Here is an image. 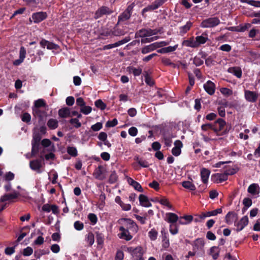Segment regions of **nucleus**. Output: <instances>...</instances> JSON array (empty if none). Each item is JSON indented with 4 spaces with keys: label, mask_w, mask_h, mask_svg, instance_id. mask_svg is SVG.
<instances>
[{
    "label": "nucleus",
    "mask_w": 260,
    "mask_h": 260,
    "mask_svg": "<svg viewBox=\"0 0 260 260\" xmlns=\"http://www.w3.org/2000/svg\"><path fill=\"white\" fill-rule=\"evenodd\" d=\"M226 122L222 118L217 119L214 123H206L201 126V129L203 131H207L209 129H212L217 135L222 136L226 134L231 128V126H226Z\"/></svg>",
    "instance_id": "obj_1"
},
{
    "label": "nucleus",
    "mask_w": 260,
    "mask_h": 260,
    "mask_svg": "<svg viewBox=\"0 0 260 260\" xmlns=\"http://www.w3.org/2000/svg\"><path fill=\"white\" fill-rule=\"evenodd\" d=\"M238 168L235 167L232 169L226 170L224 173H217L212 176V179L216 183H220L228 179V175H232L238 171Z\"/></svg>",
    "instance_id": "obj_2"
},
{
    "label": "nucleus",
    "mask_w": 260,
    "mask_h": 260,
    "mask_svg": "<svg viewBox=\"0 0 260 260\" xmlns=\"http://www.w3.org/2000/svg\"><path fill=\"white\" fill-rule=\"evenodd\" d=\"M166 220L170 223V231L171 234L175 235L178 233V226L176 222L178 220V216L173 213H168L166 214Z\"/></svg>",
    "instance_id": "obj_3"
},
{
    "label": "nucleus",
    "mask_w": 260,
    "mask_h": 260,
    "mask_svg": "<svg viewBox=\"0 0 260 260\" xmlns=\"http://www.w3.org/2000/svg\"><path fill=\"white\" fill-rule=\"evenodd\" d=\"M220 21L217 17H210L203 20L200 26L202 28H212L220 24Z\"/></svg>",
    "instance_id": "obj_4"
},
{
    "label": "nucleus",
    "mask_w": 260,
    "mask_h": 260,
    "mask_svg": "<svg viewBox=\"0 0 260 260\" xmlns=\"http://www.w3.org/2000/svg\"><path fill=\"white\" fill-rule=\"evenodd\" d=\"M127 250L132 254L135 260H144L143 258L144 250L142 247L139 246L135 248L128 247Z\"/></svg>",
    "instance_id": "obj_5"
},
{
    "label": "nucleus",
    "mask_w": 260,
    "mask_h": 260,
    "mask_svg": "<svg viewBox=\"0 0 260 260\" xmlns=\"http://www.w3.org/2000/svg\"><path fill=\"white\" fill-rule=\"evenodd\" d=\"M107 170L106 165H100L96 168L93 173L95 178L102 180L106 178L107 175Z\"/></svg>",
    "instance_id": "obj_6"
},
{
    "label": "nucleus",
    "mask_w": 260,
    "mask_h": 260,
    "mask_svg": "<svg viewBox=\"0 0 260 260\" xmlns=\"http://www.w3.org/2000/svg\"><path fill=\"white\" fill-rule=\"evenodd\" d=\"M47 17V13L43 11L34 13L31 15V18L35 23H39L46 19Z\"/></svg>",
    "instance_id": "obj_7"
},
{
    "label": "nucleus",
    "mask_w": 260,
    "mask_h": 260,
    "mask_svg": "<svg viewBox=\"0 0 260 260\" xmlns=\"http://www.w3.org/2000/svg\"><path fill=\"white\" fill-rule=\"evenodd\" d=\"M204 245L205 242L204 239L202 238H198L193 242V250L196 251L197 253L199 251L204 253Z\"/></svg>",
    "instance_id": "obj_8"
},
{
    "label": "nucleus",
    "mask_w": 260,
    "mask_h": 260,
    "mask_svg": "<svg viewBox=\"0 0 260 260\" xmlns=\"http://www.w3.org/2000/svg\"><path fill=\"white\" fill-rule=\"evenodd\" d=\"M244 96L247 101L250 103H255L257 100L258 94L255 91L245 90L244 91Z\"/></svg>",
    "instance_id": "obj_9"
},
{
    "label": "nucleus",
    "mask_w": 260,
    "mask_h": 260,
    "mask_svg": "<svg viewBox=\"0 0 260 260\" xmlns=\"http://www.w3.org/2000/svg\"><path fill=\"white\" fill-rule=\"evenodd\" d=\"M205 90L210 95H213L215 91V85L210 80H208L204 84Z\"/></svg>",
    "instance_id": "obj_10"
},
{
    "label": "nucleus",
    "mask_w": 260,
    "mask_h": 260,
    "mask_svg": "<svg viewBox=\"0 0 260 260\" xmlns=\"http://www.w3.org/2000/svg\"><path fill=\"white\" fill-rule=\"evenodd\" d=\"M111 11L107 7L103 6L99 9L95 13V18L98 19L102 17L104 15L111 14Z\"/></svg>",
    "instance_id": "obj_11"
},
{
    "label": "nucleus",
    "mask_w": 260,
    "mask_h": 260,
    "mask_svg": "<svg viewBox=\"0 0 260 260\" xmlns=\"http://www.w3.org/2000/svg\"><path fill=\"white\" fill-rule=\"evenodd\" d=\"M26 55V50L24 47L21 46L19 51V58L16 59L13 61L14 66L20 65L24 60Z\"/></svg>",
    "instance_id": "obj_12"
},
{
    "label": "nucleus",
    "mask_w": 260,
    "mask_h": 260,
    "mask_svg": "<svg viewBox=\"0 0 260 260\" xmlns=\"http://www.w3.org/2000/svg\"><path fill=\"white\" fill-rule=\"evenodd\" d=\"M222 213L221 208H218L216 210L211 211H208L206 212H202L199 216L200 218L202 219H204L206 217H208L211 216H216L218 214Z\"/></svg>",
    "instance_id": "obj_13"
},
{
    "label": "nucleus",
    "mask_w": 260,
    "mask_h": 260,
    "mask_svg": "<svg viewBox=\"0 0 260 260\" xmlns=\"http://www.w3.org/2000/svg\"><path fill=\"white\" fill-rule=\"evenodd\" d=\"M208 40V34L206 32H203L202 35L196 37L195 43L197 47L202 44H205Z\"/></svg>",
    "instance_id": "obj_14"
},
{
    "label": "nucleus",
    "mask_w": 260,
    "mask_h": 260,
    "mask_svg": "<svg viewBox=\"0 0 260 260\" xmlns=\"http://www.w3.org/2000/svg\"><path fill=\"white\" fill-rule=\"evenodd\" d=\"M174 145L175 147L173 148L172 153L174 155L177 156L181 153V148L183 146V144L181 141L178 140L175 141Z\"/></svg>",
    "instance_id": "obj_15"
},
{
    "label": "nucleus",
    "mask_w": 260,
    "mask_h": 260,
    "mask_svg": "<svg viewBox=\"0 0 260 260\" xmlns=\"http://www.w3.org/2000/svg\"><path fill=\"white\" fill-rule=\"evenodd\" d=\"M174 137L173 134L169 132H164L162 133L163 140L166 146L170 147L172 145V139Z\"/></svg>",
    "instance_id": "obj_16"
},
{
    "label": "nucleus",
    "mask_w": 260,
    "mask_h": 260,
    "mask_svg": "<svg viewBox=\"0 0 260 260\" xmlns=\"http://www.w3.org/2000/svg\"><path fill=\"white\" fill-rule=\"evenodd\" d=\"M228 72L233 74L236 77L241 78L242 75V71L239 67H230L228 69Z\"/></svg>",
    "instance_id": "obj_17"
},
{
    "label": "nucleus",
    "mask_w": 260,
    "mask_h": 260,
    "mask_svg": "<svg viewBox=\"0 0 260 260\" xmlns=\"http://www.w3.org/2000/svg\"><path fill=\"white\" fill-rule=\"evenodd\" d=\"M151 28H142L136 32V37L145 38L151 36Z\"/></svg>",
    "instance_id": "obj_18"
},
{
    "label": "nucleus",
    "mask_w": 260,
    "mask_h": 260,
    "mask_svg": "<svg viewBox=\"0 0 260 260\" xmlns=\"http://www.w3.org/2000/svg\"><path fill=\"white\" fill-rule=\"evenodd\" d=\"M32 115L34 117H38L39 121L43 120L44 116L46 115V112L40 108H32Z\"/></svg>",
    "instance_id": "obj_19"
},
{
    "label": "nucleus",
    "mask_w": 260,
    "mask_h": 260,
    "mask_svg": "<svg viewBox=\"0 0 260 260\" xmlns=\"http://www.w3.org/2000/svg\"><path fill=\"white\" fill-rule=\"evenodd\" d=\"M158 46L156 43H154L149 45L145 46L141 49V53L143 54L148 53L153 51L158 48Z\"/></svg>",
    "instance_id": "obj_20"
},
{
    "label": "nucleus",
    "mask_w": 260,
    "mask_h": 260,
    "mask_svg": "<svg viewBox=\"0 0 260 260\" xmlns=\"http://www.w3.org/2000/svg\"><path fill=\"white\" fill-rule=\"evenodd\" d=\"M58 113L59 116L61 118H65L71 117L70 108L68 107H64L59 109Z\"/></svg>",
    "instance_id": "obj_21"
},
{
    "label": "nucleus",
    "mask_w": 260,
    "mask_h": 260,
    "mask_svg": "<svg viewBox=\"0 0 260 260\" xmlns=\"http://www.w3.org/2000/svg\"><path fill=\"white\" fill-rule=\"evenodd\" d=\"M31 156H36L39 154V152L42 149L41 143H32L31 142Z\"/></svg>",
    "instance_id": "obj_22"
},
{
    "label": "nucleus",
    "mask_w": 260,
    "mask_h": 260,
    "mask_svg": "<svg viewBox=\"0 0 260 260\" xmlns=\"http://www.w3.org/2000/svg\"><path fill=\"white\" fill-rule=\"evenodd\" d=\"M248 218L247 216L242 217L240 220L236 224L237 230L238 231H241L248 224Z\"/></svg>",
    "instance_id": "obj_23"
},
{
    "label": "nucleus",
    "mask_w": 260,
    "mask_h": 260,
    "mask_svg": "<svg viewBox=\"0 0 260 260\" xmlns=\"http://www.w3.org/2000/svg\"><path fill=\"white\" fill-rule=\"evenodd\" d=\"M119 230L121 232L119 234L120 238L125 239L126 241H129L132 239V236L129 234L128 230L125 229L123 226H120Z\"/></svg>",
    "instance_id": "obj_24"
},
{
    "label": "nucleus",
    "mask_w": 260,
    "mask_h": 260,
    "mask_svg": "<svg viewBox=\"0 0 260 260\" xmlns=\"http://www.w3.org/2000/svg\"><path fill=\"white\" fill-rule=\"evenodd\" d=\"M127 181L129 185H132L136 190L140 191L143 192V189L141 185L137 182L134 180L132 178L126 176Z\"/></svg>",
    "instance_id": "obj_25"
},
{
    "label": "nucleus",
    "mask_w": 260,
    "mask_h": 260,
    "mask_svg": "<svg viewBox=\"0 0 260 260\" xmlns=\"http://www.w3.org/2000/svg\"><path fill=\"white\" fill-rule=\"evenodd\" d=\"M238 218L237 214L234 212H229L225 216V222L228 224H231Z\"/></svg>",
    "instance_id": "obj_26"
},
{
    "label": "nucleus",
    "mask_w": 260,
    "mask_h": 260,
    "mask_svg": "<svg viewBox=\"0 0 260 260\" xmlns=\"http://www.w3.org/2000/svg\"><path fill=\"white\" fill-rule=\"evenodd\" d=\"M178 44L174 45V46H168L167 47L162 48L157 50V52L159 53H167L175 51L178 48Z\"/></svg>",
    "instance_id": "obj_27"
},
{
    "label": "nucleus",
    "mask_w": 260,
    "mask_h": 260,
    "mask_svg": "<svg viewBox=\"0 0 260 260\" xmlns=\"http://www.w3.org/2000/svg\"><path fill=\"white\" fill-rule=\"evenodd\" d=\"M139 201L140 204L144 207H149L151 206V204L149 201L147 197L144 194L139 196Z\"/></svg>",
    "instance_id": "obj_28"
},
{
    "label": "nucleus",
    "mask_w": 260,
    "mask_h": 260,
    "mask_svg": "<svg viewBox=\"0 0 260 260\" xmlns=\"http://www.w3.org/2000/svg\"><path fill=\"white\" fill-rule=\"evenodd\" d=\"M126 70L129 73H133L134 76H139L142 72L141 68L137 69L133 66H128L126 68Z\"/></svg>",
    "instance_id": "obj_29"
},
{
    "label": "nucleus",
    "mask_w": 260,
    "mask_h": 260,
    "mask_svg": "<svg viewBox=\"0 0 260 260\" xmlns=\"http://www.w3.org/2000/svg\"><path fill=\"white\" fill-rule=\"evenodd\" d=\"M193 23L190 21L186 22V24L179 27L180 34L181 35L186 34L192 27Z\"/></svg>",
    "instance_id": "obj_30"
},
{
    "label": "nucleus",
    "mask_w": 260,
    "mask_h": 260,
    "mask_svg": "<svg viewBox=\"0 0 260 260\" xmlns=\"http://www.w3.org/2000/svg\"><path fill=\"white\" fill-rule=\"evenodd\" d=\"M248 192L253 195L258 194L259 192V186L256 184H252L248 188Z\"/></svg>",
    "instance_id": "obj_31"
},
{
    "label": "nucleus",
    "mask_w": 260,
    "mask_h": 260,
    "mask_svg": "<svg viewBox=\"0 0 260 260\" xmlns=\"http://www.w3.org/2000/svg\"><path fill=\"white\" fill-rule=\"evenodd\" d=\"M18 197V193L14 192L13 193L6 194L2 196L1 198V202H4L7 201H11L14 199H16Z\"/></svg>",
    "instance_id": "obj_32"
},
{
    "label": "nucleus",
    "mask_w": 260,
    "mask_h": 260,
    "mask_svg": "<svg viewBox=\"0 0 260 260\" xmlns=\"http://www.w3.org/2000/svg\"><path fill=\"white\" fill-rule=\"evenodd\" d=\"M210 175V171L205 168L201 170V176L202 178V181L204 183H206L208 182V178Z\"/></svg>",
    "instance_id": "obj_33"
},
{
    "label": "nucleus",
    "mask_w": 260,
    "mask_h": 260,
    "mask_svg": "<svg viewBox=\"0 0 260 260\" xmlns=\"http://www.w3.org/2000/svg\"><path fill=\"white\" fill-rule=\"evenodd\" d=\"M47 125L50 129H54L58 127V122L55 119L51 118L47 121Z\"/></svg>",
    "instance_id": "obj_34"
},
{
    "label": "nucleus",
    "mask_w": 260,
    "mask_h": 260,
    "mask_svg": "<svg viewBox=\"0 0 260 260\" xmlns=\"http://www.w3.org/2000/svg\"><path fill=\"white\" fill-rule=\"evenodd\" d=\"M131 14L124 11L118 16V23L128 20L131 18Z\"/></svg>",
    "instance_id": "obj_35"
},
{
    "label": "nucleus",
    "mask_w": 260,
    "mask_h": 260,
    "mask_svg": "<svg viewBox=\"0 0 260 260\" xmlns=\"http://www.w3.org/2000/svg\"><path fill=\"white\" fill-rule=\"evenodd\" d=\"M183 46L186 47H190L192 48L197 47L195 41H193V37L190 38L189 40H185L183 41L182 43Z\"/></svg>",
    "instance_id": "obj_36"
},
{
    "label": "nucleus",
    "mask_w": 260,
    "mask_h": 260,
    "mask_svg": "<svg viewBox=\"0 0 260 260\" xmlns=\"http://www.w3.org/2000/svg\"><path fill=\"white\" fill-rule=\"evenodd\" d=\"M200 54L201 55V58L205 59V64L207 66H210L213 64V59L211 56H210L206 58L207 56L206 53L201 52Z\"/></svg>",
    "instance_id": "obj_37"
},
{
    "label": "nucleus",
    "mask_w": 260,
    "mask_h": 260,
    "mask_svg": "<svg viewBox=\"0 0 260 260\" xmlns=\"http://www.w3.org/2000/svg\"><path fill=\"white\" fill-rule=\"evenodd\" d=\"M192 220L193 217L191 215H185L180 217L179 223L181 224H186L190 223Z\"/></svg>",
    "instance_id": "obj_38"
},
{
    "label": "nucleus",
    "mask_w": 260,
    "mask_h": 260,
    "mask_svg": "<svg viewBox=\"0 0 260 260\" xmlns=\"http://www.w3.org/2000/svg\"><path fill=\"white\" fill-rule=\"evenodd\" d=\"M46 103L44 99H40L35 101L34 106L32 108H40L41 107H46Z\"/></svg>",
    "instance_id": "obj_39"
},
{
    "label": "nucleus",
    "mask_w": 260,
    "mask_h": 260,
    "mask_svg": "<svg viewBox=\"0 0 260 260\" xmlns=\"http://www.w3.org/2000/svg\"><path fill=\"white\" fill-rule=\"evenodd\" d=\"M157 9L156 7H155V5L153 3H152L151 5H148V6L144 8L141 12L142 16L144 17H146V15H145V13L147 12H150L153 11L154 10Z\"/></svg>",
    "instance_id": "obj_40"
},
{
    "label": "nucleus",
    "mask_w": 260,
    "mask_h": 260,
    "mask_svg": "<svg viewBox=\"0 0 260 260\" xmlns=\"http://www.w3.org/2000/svg\"><path fill=\"white\" fill-rule=\"evenodd\" d=\"M182 185L183 187L190 190H195L196 186L191 182L188 181H185L182 182Z\"/></svg>",
    "instance_id": "obj_41"
},
{
    "label": "nucleus",
    "mask_w": 260,
    "mask_h": 260,
    "mask_svg": "<svg viewBox=\"0 0 260 260\" xmlns=\"http://www.w3.org/2000/svg\"><path fill=\"white\" fill-rule=\"evenodd\" d=\"M161 62L165 66H171L174 68H175L176 67V65L172 62L170 58L166 57H162L161 59Z\"/></svg>",
    "instance_id": "obj_42"
},
{
    "label": "nucleus",
    "mask_w": 260,
    "mask_h": 260,
    "mask_svg": "<svg viewBox=\"0 0 260 260\" xmlns=\"http://www.w3.org/2000/svg\"><path fill=\"white\" fill-rule=\"evenodd\" d=\"M42 136L39 132L34 133L32 135V143H41Z\"/></svg>",
    "instance_id": "obj_43"
},
{
    "label": "nucleus",
    "mask_w": 260,
    "mask_h": 260,
    "mask_svg": "<svg viewBox=\"0 0 260 260\" xmlns=\"http://www.w3.org/2000/svg\"><path fill=\"white\" fill-rule=\"evenodd\" d=\"M219 251L217 247L214 246L210 248V254L214 259H216L219 256Z\"/></svg>",
    "instance_id": "obj_44"
},
{
    "label": "nucleus",
    "mask_w": 260,
    "mask_h": 260,
    "mask_svg": "<svg viewBox=\"0 0 260 260\" xmlns=\"http://www.w3.org/2000/svg\"><path fill=\"white\" fill-rule=\"evenodd\" d=\"M125 34V31L122 29H120L118 28L117 26H116L112 31V34L115 36H120L124 35Z\"/></svg>",
    "instance_id": "obj_45"
},
{
    "label": "nucleus",
    "mask_w": 260,
    "mask_h": 260,
    "mask_svg": "<svg viewBox=\"0 0 260 260\" xmlns=\"http://www.w3.org/2000/svg\"><path fill=\"white\" fill-rule=\"evenodd\" d=\"M95 106L102 110H104L106 108V105L101 99L96 100L94 103Z\"/></svg>",
    "instance_id": "obj_46"
},
{
    "label": "nucleus",
    "mask_w": 260,
    "mask_h": 260,
    "mask_svg": "<svg viewBox=\"0 0 260 260\" xmlns=\"http://www.w3.org/2000/svg\"><path fill=\"white\" fill-rule=\"evenodd\" d=\"M29 165L32 170L36 171L37 173L41 172V169L43 167L42 164H29Z\"/></svg>",
    "instance_id": "obj_47"
},
{
    "label": "nucleus",
    "mask_w": 260,
    "mask_h": 260,
    "mask_svg": "<svg viewBox=\"0 0 260 260\" xmlns=\"http://www.w3.org/2000/svg\"><path fill=\"white\" fill-rule=\"evenodd\" d=\"M69 122L71 124H73L74 125V126L76 128H78L79 127H81V122L79 121V120H78V118H71L70 120H69Z\"/></svg>",
    "instance_id": "obj_48"
},
{
    "label": "nucleus",
    "mask_w": 260,
    "mask_h": 260,
    "mask_svg": "<svg viewBox=\"0 0 260 260\" xmlns=\"http://www.w3.org/2000/svg\"><path fill=\"white\" fill-rule=\"evenodd\" d=\"M67 152L73 157L76 156L78 153L77 149L74 147H68L67 148Z\"/></svg>",
    "instance_id": "obj_49"
},
{
    "label": "nucleus",
    "mask_w": 260,
    "mask_h": 260,
    "mask_svg": "<svg viewBox=\"0 0 260 260\" xmlns=\"http://www.w3.org/2000/svg\"><path fill=\"white\" fill-rule=\"evenodd\" d=\"M193 63L197 67L200 66L204 63V60L202 58L196 56L193 59Z\"/></svg>",
    "instance_id": "obj_50"
},
{
    "label": "nucleus",
    "mask_w": 260,
    "mask_h": 260,
    "mask_svg": "<svg viewBox=\"0 0 260 260\" xmlns=\"http://www.w3.org/2000/svg\"><path fill=\"white\" fill-rule=\"evenodd\" d=\"M91 111V107L89 106H86L85 105L80 108V112L85 115L89 114Z\"/></svg>",
    "instance_id": "obj_51"
},
{
    "label": "nucleus",
    "mask_w": 260,
    "mask_h": 260,
    "mask_svg": "<svg viewBox=\"0 0 260 260\" xmlns=\"http://www.w3.org/2000/svg\"><path fill=\"white\" fill-rule=\"evenodd\" d=\"M118 179V176L115 172V171H113L111 174L109 178V182L111 184L115 183Z\"/></svg>",
    "instance_id": "obj_52"
},
{
    "label": "nucleus",
    "mask_w": 260,
    "mask_h": 260,
    "mask_svg": "<svg viewBox=\"0 0 260 260\" xmlns=\"http://www.w3.org/2000/svg\"><path fill=\"white\" fill-rule=\"evenodd\" d=\"M21 120L23 122L28 123L30 121L31 116L28 113L25 112L21 115Z\"/></svg>",
    "instance_id": "obj_53"
},
{
    "label": "nucleus",
    "mask_w": 260,
    "mask_h": 260,
    "mask_svg": "<svg viewBox=\"0 0 260 260\" xmlns=\"http://www.w3.org/2000/svg\"><path fill=\"white\" fill-rule=\"evenodd\" d=\"M120 220L124 221L125 222V224L126 225H129V228L130 227L135 228V229L137 228L136 223L130 219L123 218V219H121Z\"/></svg>",
    "instance_id": "obj_54"
},
{
    "label": "nucleus",
    "mask_w": 260,
    "mask_h": 260,
    "mask_svg": "<svg viewBox=\"0 0 260 260\" xmlns=\"http://www.w3.org/2000/svg\"><path fill=\"white\" fill-rule=\"evenodd\" d=\"M47 49L48 50H57L59 49V46L53 42L49 41L47 45Z\"/></svg>",
    "instance_id": "obj_55"
},
{
    "label": "nucleus",
    "mask_w": 260,
    "mask_h": 260,
    "mask_svg": "<svg viewBox=\"0 0 260 260\" xmlns=\"http://www.w3.org/2000/svg\"><path fill=\"white\" fill-rule=\"evenodd\" d=\"M118 123V121L116 118H114L112 120L108 121L106 123V126L108 127H114Z\"/></svg>",
    "instance_id": "obj_56"
},
{
    "label": "nucleus",
    "mask_w": 260,
    "mask_h": 260,
    "mask_svg": "<svg viewBox=\"0 0 260 260\" xmlns=\"http://www.w3.org/2000/svg\"><path fill=\"white\" fill-rule=\"evenodd\" d=\"M103 127V124L101 122H97L91 126V129L94 132L100 131Z\"/></svg>",
    "instance_id": "obj_57"
},
{
    "label": "nucleus",
    "mask_w": 260,
    "mask_h": 260,
    "mask_svg": "<svg viewBox=\"0 0 260 260\" xmlns=\"http://www.w3.org/2000/svg\"><path fill=\"white\" fill-rule=\"evenodd\" d=\"M219 49L223 51L229 52L231 51L232 47L229 44H223L220 46Z\"/></svg>",
    "instance_id": "obj_58"
},
{
    "label": "nucleus",
    "mask_w": 260,
    "mask_h": 260,
    "mask_svg": "<svg viewBox=\"0 0 260 260\" xmlns=\"http://www.w3.org/2000/svg\"><path fill=\"white\" fill-rule=\"evenodd\" d=\"M87 241L89 243V244L91 246L92 245L94 242V235L92 233H89L87 235Z\"/></svg>",
    "instance_id": "obj_59"
},
{
    "label": "nucleus",
    "mask_w": 260,
    "mask_h": 260,
    "mask_svg": "<svg viewBox=\"0 0 260 260\" xmlns=\"http://www.w3.org/2000/svg\"><path fill=\"white\" fill-rule=\"evenodd\" d=\"M156 201L157 202H159L161 205L166 206H167V207H168L169 208H171V205H170L169 201L166 198H163V199H161L160 200L158 199H156Z\"/></svg>",
    "instance_id": "obj_60"
},
{
    "label": "nucleus",
    "mask_w": 260,
    "mask_h": 260,
    "mask_svg": "<svg viewBox=\"0 0 260 260\" xmlns=\"http://www.w3.org/2000/svg\"><path fill=\"white\" fill-rule=\"evenodd\" d=\"M128 134L131 136L135 137L138 134V129L134 126L131 127L128 129Z\"/></svg>",
    "instance_id": "obj_61"
},
{
    "label": "nucleus",
    "mask_w": 260,
    "mask_h": 260,
    "mask_svg": "<svg viewBox=\"0 0 260 260\" xmlns=\"http://www.w3.org/2000/svg\"><path fill=\"white\" fill-rule=\"evenodd\" d=\"M66 104L69 106H72L75 103V99L73 96H70L67 98L66 100Z\"/></svg>",
    "instance_id": "obj_62"
},
{
    "label": "nucleus",
    "mask_w": 260,
    "mask_h": 260,
    "mask_svg": "<svg viewBox=\"0 0 260 260\" xmlns=\"http://www.w3.org/2000/svg\"><path fill=\"white\" fill-rule=\"evenodd\" d=\"M51 144V141L48 139H44L41 142L42 147H48Z\"/></svg>",
    "instance_id": "obj_63"
},
{
    "label": "nucleus",
    "mask_w": 260,
    "mask_h": 260,
    "mask_svg": "<svg viewBox=\"0 0 260 260\" xmlns=\"http://www.w3.org/2000/svg\"><path fill=\"white\" fill-rule=\"evenodd\" d=\"M124 257L123 252L121 250H118L117 251L116 256L115 257V260H122Z\"/></svg>",
    "instance_id": "obj_64"
}]
</instances>
